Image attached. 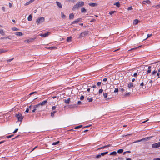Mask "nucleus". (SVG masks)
I'll use <instances>...</instances> for the list:
<instances>
[{
	"instance_id": "nucleus-1",
	"label": "nucleus",
	"mask_w": 160,
	"mask_h": 160,
	"mask_svg": "<svg viewBox=\"0 0 160 160\" xmlns=\"http://www.w3.org/2000/svg\"><path fill=\"white\" fill-rule=\"evenodd\" d=\"M84 5V2L82 1L78 2L75 5H74L72 8V10L73 11H75L78 10L79 8L83 6Z\"/></svg>"
},
{
	"instance_id": "nucleus-2",
	"label": "nucleus",
	"mask_w": 160,
	"mask_h": 160,
	"mask_svg": "<svg viewBox=\"0 0 160 160\" xmlns=\"http://www.w3.org/2000/svg\"><path fill=\"white\" fill-rule=\"evenodd\" d=\"M15 116L18 118V121L22 122L23 117L19 113L15 114Z\"/></svg>"
},
{
	"instance_id": "nucleus-3",
	"label": "nucleus",
	"mask_w": 160,
	"mask_h": 160,
	"mask_svg": "<svg viewBox=\"0 0 160 160\" xmlns=\"http://www.w3.org/2000/svg\"><path fill=\"white\" fill-rule=\"evenodd\" d=\"M44 21V18L43 17H41L38 19L36 22L37 24L38 25L43 22Z\"/></svg>"
},
{
	"instance_id": "nucleus-4",
	"label": "nucleus",
	"mask_w": 160,
	"mask_h": 160,
	"mask_svg": "<svg viewBox=\"0 0 160 160\" xmlns=\"http://www.w3.org/2000/svg\"><path fill=\"white\" fill-rule=\"evenodd\" d=\"M47 102V100H44L42 102L40 103H38V104L35 105V107H39V108L40 107V106H43L45 105Z\"/></svg>"
},
{
	"instance_id": "nucleus-5",
	"label": "nucleus",
	"mask_w": 160,
	"mask_h": 160,
	"mask_svg": "<svg viewBox=\"0 0 160 160\" xmlns=\"http://www.w3.org/2000/svg\"><path fill=\"white\" fill-rule=\"evenodd\" d=\"M152 147L153 148H157L160 147V142H158L152 145Z\"/></svg>"
},
{
	"instance_id": "nucleus-6",
	"label": "nucleus",
	"mask_w": 160,
	"mask_h": 160,
	"mask_svg": "<svg viewBox=\"0 0 160 160\" xmlns=\"http://www.w3.org/2000/svg\"><path fill=\"white\" fill-rule=\"evenodd\" d=\"M88 34V33L86 32H84L81 33L79 35L78 38H81L85 36L86 35Z\"/></svg>"
},
{
	"instance_id": "nucleus-7",
	"label": "nucleus",
	"mask_w": 160,
	"mask_h": 160,
	"mask_svg": "<svg viewBox=\"0 0 160 160\" xmlns=\"http://www.w3.org/2000/svg\"><path fill=\"white\" fill-rule=\"evenodd\" d=\"M50 33V32H48L47 33H46L44 34H40L39 35L41 37L45 38L48 36L49 35Z\"/></svg>"
},
{
	"instance_id": "nucleus-8",
	"label": "nucleus",
	"mask_w": 160,
	"mask_h": 160,
	"mask_svg": "<svg viewBox=\"0 0 160 160\" xmlns=\"http://www.w3.org/2000/svg\"><path fill=\"white\" fill-rule=\"evenodd\" d=\"M81 20V18H78L77 19L75 20L74 21H73L72 22V24H74L75 23H77Z\"/></svg>"
},
{
	"instance_id": "nucleus-9",
	"label": "nucleus",
	"mask_w": 160,
	"mask_h": 160,
	"mask_svg": "<svg viewBox=\"0 0 160 160\" xmlns=\"http://www.w3.org/2000/svg\"><path fill=\"white\" fill-rule=\"evenodd\" d=\"M34 39L33 38H31L29 39H28L27 40H25L24 41V42H27V43H29L32 42L33 40Z\"/></svg>"
},
{
	"instance_id": "nucleus-10",
	"label": "nucleus",
	"mask_w": 160,
	"mask_h": 160,
	"mask_svg": "<svg viewBox=\"0 0 160 160\" xmlns=\"http://www.w3.org/2000/svg\"><path fill=\"white\" fill-rule=\"evenodd\" d=\"M35 0H30L29 2H26L25 4V6L28 5L32 3V2H33Z\"/></svg>"
},
{
	"instance_id": "nucleus-11",
	"label": "nucleus",
	"mask_w": 160,
	"mask_h": 160,
	"mask_svg": "<svg viewBox=\"0 0 160 160\" xmlns=\"http://www.w3.org/2000/svg\"><path fill=\"white\" fill-rule=\"evenodd\" d=\"M88 5L91 7H94L97 6V4L96 3H90L88 4Z\"/></svg>"
},
{
	"instance_id": "nucleus-12",
	"label": "nucleus",
	"mask_w": 160,
	"mask_h": 160,
	"mask_svg": "<svg viewBox=\"0 0 160 160\" xmlns=\"http://www.w3.org/2000/svg\"><path fill=\"white\" fill-rule=\"evenodd\" d=\"M15 34L16 35L19 36H22L23 35V34L22 32H16L15 33Z\"/></svg>"
},
{
	"instance_id": "nucleus-13",
	"label": "nucleus",
	"mask_w": 160,
	"mask_h": 160,
	"mask_svg": "<svg viewBox=\"0 0 160 160\" xmlns=\"http://www.w3.org/2000/svg\"><path fill=\"white\" fill-rule=\"evenodd\" d=\"M8 51V50H4V49H0V54L2 53H5Z\"/></svg>"
},
{
	"instance_id": "nucleus-14",
	"label": "nucleus",
	"mask_w": 160,
	"mask_h": 160,
	"mask_svg": "<svg viewBox=\"0 0 160 160\" xmlns=\"http://www.w3.org/2000/svg\"><path fill=\"white\" fill-rule=\"evenodd\" d=\"M56 3H57V5L60 8H62V5L61 3L58 2L57 1L56 2Z\"/></svg>"
},
{
	"instance_id": "nucleus-15",
	"label": "nucleus",
	"mask_w": 160,
	"mask_h": 160,
	"mask_svg": "<svg viewBox=\"0 0 160 160\" xmlns=\"http://www.w3.org/2000/svg\"><path fill=\"white\" fill-rule=\"evenodd\" d=\"M86 12V10L84 7H82L81 9V12L82 13H85Z\"/></svg>"
},
{
	"instance_id": "nucleus-16",
	"label": "nucleus",
	"mask_w": 160,
	"mask_h": 160,
	"mask_svg": "<svg viewBox=\"0 0 160 160\" xmlns=\"http://www.w3.org/2000/svg\"><path fill=\"white\" fill-rule=\"evenodd\" d=\"M72 38L71 37H68L67 39V42H70L72 41Z\"/></svg>"
},
{
	"instance_id": "nucleus-17",
	"label": "nucleus",
	"mask_w": 160,
	"mask_h": 160,
	"mask_svg": "<svg viewBox=\"0 0 160 160\" xmlns=\"http://www.w3.org/2000/svg\"><path fill=\"white\" fill-rule=\"evenodd\" d=\"M32 16L31 14H30L28 17V21H31L32 20Z\"/></svg>"
},
{
	"instance_id": "nucleus-18",
	"label": "nucleus",
	"mask_w": 160,
	"mask_h": 160,
	"mask_svg": "<svg viewBox=\"0 0 160 160\" xmlns=\"http://www.w3.org/2000/svg\"><path fill=\"white\" fill-rule=\"evenodd\" d=\"M74 18V15L73 13H71L69 15V19H73Z\"/></svg>"
},
{
	"instance_id": "nucleus-19",
	"label": "nucleus",
	"mask_w": 160,
	"mask_h": 160,
	"mask_svg": "<svg viewBox=\"0 0 160 160\" xmlns=\"http://www.w3.org/2000/svg\"><path fill=\"white\" fill-rule=\"evenodd\" d=\"M0 34L2 35H5V33L3 29H0Z\"/></svg>"
},
{
	"instance_id": "nucleus-20",
	"label": "nucleus",
	"mask_w": 160,
	"mask_h": 160,
	"mask_svg": "<svg viewBox=\"0 0 160 160\" xmlns=\"http://www.w3.org/2000/svg\"><path fill=\"white\" fill-rule=\"evenodd\" d=\"M47 48L51 49V50H53V49H57V48L55 47H49V48Z\"/></svg>"
},
{
	"instance_id": "nucleus-21",
	"label": "nucleus",
	"mask_w": 160,
	"mask_h": 160,
	"mask_svg": "<svg viewBox=\"0 0 160 160\" xmlns=\"http://www.w3.org/2000/svg\"><path fill=\"white\" fill-rule=\"evenodd\" d=\"M35 105L34 106V109L32 110V112H35V111L36 110H37L38 108H39V107H35Z\"/></svg>"
},
{
	"instance_id": "nucleus-22",
	"label": "nucleus",
	"mask_w": 160,
	"mask_h": 160,
	"mask_svg": "<svg viewBox=\"0 0 160 160\" xmlns=\"http://www.w3.org/2000/svg\"><path fill=\"white\" fill-rule=\"evenodd\" d=\"M117 154V152L116 151H113L111 152L110 154V155H116Z\"/></svg>"
},
{
	"instance_id": "nucleus-23",
	"label": "nucleus",
	"mask_w": 160,
	"mask_h": 160,
	"mask_svg": "<svg viewBox=\"0 0 160 160\" xmlns=\"http://www.w3.org/2000/svg\"><path fill=\"white\" fill-rule=\"evenodd\" d=\"M151 66H148V69L147 71L148 73H149L151 72Z\"/></svg>"
},
{
	"instance_id": "nucleus-24",
	"label": "nucleus",
	"mask_w": 160,
	"mask_h": 160,
	"mask_svg": "<svg viewBox=\"0 0 160 160\" xmlns=\"http://www.w3.org/2000/svg\"><path fill=\"white\" fill-rule=\"evenodd\" d=\"M70 98H68L67 99H65V102L66 103V104H68L70 102Z\"/></svg>"
},
{
	"instance_id": "nucleus-25",
	"label": "nucleus",
	"mask_w": 160,
	"mask_h": 160,
	"mask_svg": "<svg viewBox=\"0 0 160 160\" xmlns=\"http://www.w3.org/2000/svg\"><path fill=\"white\" fill-rule=\"evenodd\" d=\"M123 152V149H120L118 150L117 152L118 153H121L122 152Z\"/></svg>"
},
{
	"instance_id": "nucleus-26",
	"label": "nucleus",
	"mask_w": 160,
	"mask_h": 160,
	"mask_svg": "<svg viewBox=\"0 0 160 160\" xmlns=\"http://www.w3.org/2000/svg\"><path fill=\"white\" fill-rule=\"evenodd\" d=\"M114 5H116V6L118 7H119L120 6V4L118 2L114 3Z\"/></svg>"
},
{
	"instance_id": "nucleus-27",
	"label": "nucleus",
	"mask_w": 160,
	"mask_h": 160,
	"mask_svg": "<svg viewBox=\"0 0 160 160\" xmlns=\"http://www.w3.org/2000/svg\"><path fill=\"white\" fill-rule=\"evenodd\" d=\"M138 21L137 19H135V20H134V22H133V23L135 25L137 24L138 23Z\"/></svg>"
},
{
	"instance_id": "nucleus-28",
	"label": "nucleus",
	"mask_w": 160,
	"mask_h": 160,
	"mask_svg": "<svg viewBox=\"0 0 160 160\" xmlns=\"http://www.w3.org/2000/svg\"><path fill=\"white\" fill-rule=\"evenodd\" d=\"M133 83H130L128 84V88H130L132 86H133Z\"/></svg>"
},
{
	"instance_id": "nucleus-29",
	"label": "nucleus",
	"mask_w": 160,
	"mask_h": 160,
	"mask_svg": "<svg viewBox=\"0 0 160 160\" xmlns=\"http://www.w3.org/2000/svg\"><path fill=\"white\" fill-rule=\"evenodd\" d=\"M56 113V111H53L51 113V116L52 117H53L54 116V114Z\"/></svg>"
},
{
	"instance_id": "nucleus-30",
	"label": "nucleus",
	"mask_w": 160,
	"mask_h": 160,
	"mask_svg": "<svg viewBox=\"0 0 160 160\" xmlns=\"http://www.w3.org/2000/svg\"><path fill=\"white\" fill-rule=\"evenodd\" d=\"M12 30L13 31H17L18 30V29L15 27L12 28Z\"/></svg>"
},
{
	"instance_id": "nucleus-31",
	"label": "nucleus",
	"mask_w": 160,
	"mask_h": 160,
	"mask_svg": "<svg viewBox=\"0 0 160 160\" xmlns=\"http://www.w3.org/2000/svg\"><path fill=\"white\" fill-rule=\"evenodd\" d=\"M82 127V125H79V126L76 127L74 128L75 129H78V128H81Z\"/></svg>"
},
{
	"instance_id": "nucleus-32",
	"label": "nucleus",
	"mask_w": 160,
	"mask_h": 160,
	"mask_svg": "<svg viewBox=\"0 0 160 160\" xmlns=\"http://www.w3.org/2000/svg\"><path fill=\"white\" fill-rule=\"evenodd\" d=\"M61 15H62V18H65L66 16L64 15L63 12H61Z\"/></svg>"
},
{
	"instance_id": "nucleus-33",
	"label": "nucleus",
	"mask_w": 160,
	"mask_h": 160,
	"mask_svg": "<svg viewBox=\"0 0 160 160\" xmlns=\"http://www.w3.org/2000/svg\"><path fill=\"white\" fill-rule=\"evenodd\" d=\"M108 153V152H102L101 153V156H103L105 154H107Z\"/></svg>"
},
{
	"instance_id": "nucleus-34",
	"label": "nucleus",
	"mask_w": 160,
	"mask_h": 160,
	"mask_svg": "<svg viewBox=\"0 0 160 160\" xmlns=\"http://www.w3.org/2000/svg\"><path fill=\"white\" fill-rule=\"evenodd\" d=\"M59 142V141H57L56 142H53L52 144V145H55L58 144Z\"/></svg>"
},
{
	"instance_id": "nucleus-35",
	"label": "nucleus",
	"mask_w": 160,
	"mask_h": 160,
	"mask_svg": "<svg viewBox=\"0 0 160 160\" xmlns=\"http://www.w3.org/2000/svg\"><path fill=\"white\" fill-rule=\"evenodd\" d=\"M141 46H138V47H136V48H132V49H131L129 50H128V51H131V50H135V49H137L138 48L141 47Z\"/></svg>"
},
{
	"instance_id": "nucleus-36",
	"label": "nucleus",
	"mask_w": 160,
	"mask_h": 160,
	"mask_svg": "<svg viewBox=\"0 0 160 160\" xmlns=\"http://www.w3.org/2000/svg\"><path fill=\"white\" fill-rule=\"evenodd\" d=\"M87 100L89 102H91L92 101L93 99L92 98H87Z\"/></svg>"
},
{
	"instance_id": "nucleus-37",
	"label": "nucleus",
	"mask_w": 160,
	"mask_h": 160,
	"mask_svg": "<svg viewBox=\"0 0 160 160\" xmlns=\"http://www.w3.org/2000/svg\"><path fill=\"white\" fill-rule=\"evenodd\" d=\"M108 96V93H103V96L105 98H106Z\"/></svg>"
},
{
	"instance_id": "nucleus-38",
	"label": "nucleus",
	"mask_w": 160,
	"mask_h": 160,
	"mask_svg": "<svg viewBox=\"0 0 160 160\" xmlns=\"http://www.w3.org/2000/svg\"><path fill=\"white\" fill-rule=\"evenodd\" d=\"M115 12H116L115 11H111L109 12V13L110 15H112V14H114Z\"/></svg>"
},
{
	"instance_id": "nucleus-39",
	"label": "nucleus",
	"mask_w": 160,
	"mask_h": 160,
	"mask_svg": "<svg viewBox=\"0 0 160 160\" xmlns=\"http://www.w3.org/2000/svg\"><path fill=\"white\" fill-rule=\"evenodd\" d=\"M13 59V58L7 60V62H11L12 61Z\"/></svg>"
},
{
	"instance_id": "nucleus-40",
	"label": "nucleus",
	"mask_w": 160,
	"mask_h": 160,
	"mask_svg": "<svg viewBox=\"0 0 160 160\" xmlns=\"http://www.w3.org/2000/svg\"><path fill=\"white\" fill-rule=\"evenodd\" d=\"M145 138H144V139H141V140H137V141L134 142H140L141 141H142L143 140H145Z\"/></svg>"
},
{
	"instance_id": "nucleus-41",
	"label": "nucleus",
	"mask_w": 160,
	"mask_h": 160,
	"mask_svg": "<svg viewBox=\"0 0 160 160\" xmlns=\"http://www.w3.org/2000/svg\"><path fill=\"white\" fill-rule=\"evenodd\" d=\"M103 90L102 89H100L99 91V93H102L103 92Z\"/></svg>"
},
{
	"instance_id": "nucleus-42",
	"label": "nucleus",
	"mask_w": 160,
	"mask_h": 160,
	"mask_svg": "<svg viewBox=\"0 0 160 160\" xmlns=\"http://www.w3.org/2000/svg\"><path fill=\"white\" fill-rule=\"evenodd\" d=\"M118 92V88H116L114 91V92Z\"/></svg>"
},
{
	"instance_id": "nucleus-43",
	"label": "nucleus",
	"mask_w": 160,
	"mask_h": 160,
	"mask_svg": "<svg viewBox=\"0 0 160 160\" xmlns=\"http://www.w3.org/2000/svg\"><path fill=\"white\" fill-rule=\"evenodd\" d=\"M156 73H157V71H155V70H154V71H153L152 72V75H155V74H156Z\"/></svg>"
},
{
	"instance_id": "nucleus-44",
	"label": "nucleus",
	"mask_w": 160,
	"mask_h": 160,
	"mask_svg": "<svg viewBox=\"0 0 160 160\" xmlns=\"http://www.w3.org/2000/svg\"><path fill=\"white\" fill-rule=\"evenodd\" d=\"M132 9V7H128V10H131Z\"/></svg>"
},
{
	"instance_id": "nucleus-45",
	"label": "nucleus",
	"mask_w": 160,
	"mask_h": 160,
	"mask_svg": "<svg viewBox=\"0 0 160 160\" xmlns=\"http://www.w3.org/2000/svg\"><path fill=\"white\" fill-rule=\"evenodd\" d=\"M111 146V145L110 144H108V145H105V146H104L103 147V148H107V147H109L110 146Z\"/></svg>"
},
{
	"instance_id": "nucleus-46",
	"label": "nucleus",
	"mask_w": 160,
	"mask_h": 160,
	"mask_svg": "<svg viewBox=\"0 0 160 160\" xmlns=\"http://www.w3.org/2000/svg\"><path fill=\"white\" fill-rule=\"evenodd\" d=\"M84 97L82 95L81 96L80 98V99L81 100H82L84 99Z\"/></svg>"
},
{
	"instance_id": "nucleus-47",
	"label": "nucleus",
	"mask_w": 160,
	"mask_h": 160,
	"mask_svg": "<svg viewBox=\"0 0 160 160\" xmlns=\"http://www.w3.org/2000/svg\"><path fill=\"white\" fill-rule=\"evenodd\" d=\"M4 39H7L6 37H3L0 38V39L2 40Z\"/></svg>"
},
{
	"instance_id": "nucleus-48",
	"label": "nucleus",
	"mask_w": 160,
	"mask_h": 160,
	"mask_svg": "<svg viewBox=\"0 0 160 160\" xmlns=\"http://www.w3.org/2000/svg\"><path fill=\"white\" fill-rule=\"evenodd\" d=\"M153 7H155V8H157V7L160 8V4L159 5H157L156 6H153Z\"/></svg>"
},
{
	"instance_id": "nucleus-49",
	"label": "nucleus",
	"mask_w": 160,
	"mask_h": 160,
	"mask_svg": "<svg viewBox=\"0 0 160 160\" xmlns=\"http://www.w3.org/2000/svg\"><path fill=\"white\" fill-rule=\"evenodd\" d=\"M101 156V154H98V155H97L96 156V158H99Z\"/></svg>"
},
{
	"instance_id": "nucleus-50",
	"label": "nucleus",
	"mask_w": 160,
	"mask_h": 160,
	"mask_svg": "<svg viewBox=\"0 0 160 160\" xmlns=\"http://www.w3.org/2000/svg\"><path fill=\"white\" fill-rule=\"evenodd\" d=\"M130 92L126 93L125 95L126 96L129 95L130 94Z\"/></svg>"
},
{
	"instance_id": "nucleus-51",
	"label": "nucleus",
	"mask_w": 160,
	"mask_h": 160,
	"mask_svg": "<svg viewBox=\"0 0 160 160\" xmlns=\"http://www.w3.org/2000/svg\"><path fill=\"white\" fill-rule=\"evenodd\" d=\"M36 92H31L30 94H29V95H32L34 93H36Z\"/></svg>"
},
{
	"instance_id": "nucleus-52",
	"label": "nucleus",
	"mask_w": 160,
	"mask_h": 160,
	"mask_svg": "<svg viewBox=\"0 0 160 160\" xmlns=\"http://www.w3.org/2000/svg\"><path fill=\"white\" fill-rule=\"evenodd\" d=\"M18 129H16L14 130V131L13 132V133H15L16 132L18 131Z\"/></svg>"
},
{
	"instance_id": "nucleus-53",
	"label": "nucleus",
	"mask_w": 160,
	"mask_h": 160,
	"mask_svg": "<svg viewBox=\"0 0 160 160\" xmlns=\"http://www.w3.org/2000/svg\"><path fill=\"white\" fill-rule=\"evenodd\" d=\"M152 36V34H148V38L151 36Z\"/></svg>"
},
{
	"instance_id": "nucleus-54",
	"label": "nucleus",
	"mask_w": 160,
	"mask_h": 160,
	"mask_svg": "<svg viewBox=\"0 0 160 160\" xmlns=\"http://www.w3.org/2000/svg\"><path fill=\"white\" fill-rule=\"evenodd\" d=\"M2 10L3 11V12L5 11V8L4 7H3L2 8Z\"/></svg>"
},
{
	"instance_id": "nucleus-55",
	"label": "nucleus",
	"mask_w": 160,
	"mask_h": 160,
	"mask_svg": "<svg viewBox=\"0 0 160 160\" xmlns=\"http://www.w3.org/2000/svg\"><path fill=\"white\" fill-rule=\"evenodd\" d=\"M56 106H53L52 107V110H55L56 109Z\"/></svg>"
},
{
	"instance_id": "nucleus-56",
	"label": "nucleus",
	"mask_w": 160,
	"mask_h": 160,
	"mask_svg": "<svg viewBox=\"0 0 160 160\" xmlns=\"http://www.w3.org/2000/svg\"><path fill=\"white\" fill-rule=\"evenodd\" d=\"M101 82H98V83H97L98 86H100L101 85Z\"/></svg>"
},
{
	"instance_id": "nucleus-57",
	"label": "nucleus",
	"mask_w": 160,
	"mask_h": 160,
	"mask_svg": "<svg viewBox=\"0 0 160 160\" xmlns=\"http://www.w3.org/2000/svg\"><path fill=\"white\" fill-rule=\"evenodd\" d=\"M148 4L150 3V2L149 0H147L146 1H145Z\"/></svg>"
},
{
	"instance_id": "nucleus-58",
	"label": "nucleus",
	"mask_w": 160,
	"mask_h": 160,
	"mask_svg": "<svg viewBox=\"0 0 160 160\" xmlns=\"http://www.w3.org/2000/svg\"><path fill=\"white\" fill-rule=\"evenodd\" d=\"M143 85H144V83H143V82H142L141 83V84H140V86L141 87H142Z\"/></svg>"
},
{
	"instance_id": "nucleus-59",
	"label": "nucleus",
	"mask_w": 160,
	"mask_h": 160,
	"mask_svg": "<svg viewBox=\"0 0 160 160\" xmlns=\"http://www.w3.org/2000/svg\"><path fill=\"white\" fill-rule=\"evenodd\" d=\"M137 73H135L133 74V76L135 77H137Z\"/></svg>"
},
{
	"instance_id": "nucleus-60",
	"label": "nucleus",
	"mask_w": 160,
	"mask_h": 160,
	"mask_svg": "<svg viewBox=\"0 0 160 160\" xmlns=\"http://www.w3.org/2000/svg\"><path fill=\"white\" fill-rule=\"evenodd\" d=\"M107 78H104L103 79V81L104 82H106L107 81Z\"/></svg>"
},
{
	"instance_id": "nucleus-61",
	"label": "nucleus",
	"mask_w": 160,
	"mask_h": 160,
	"mask_svg": "<svg viewBox=\"0 0 160 160\" xmlns=\"http://www.w3.org/2000/svg\"><path fill=\"white\" fill-rule=\"evenodd\" d=\"M29 108H27L25 112H29Z\"/></svg>"
},
{
	"instance_id": "nucleus-62",
	"label": "nucleus",
	"mask_w": 160,
	"mask_h": 160,
	"mask_svg": "<svg viewBox=\"0 0 160 160\" xmlns=\"http://www.w3.org/2000/svg\"><path fill=\"white\" fill-rule=\"evenodd\" d=\"M95 21V19H92L91 21L90 22H94V21Z\"/></svg>"
},
{
	"instance_id": "nucleus-63",
	"label": "nucleus",
	"mask_w": 160,
	"mask_h": 160,
	"mask_svg": "<svg viewBox=\"0 0 160 160\" xmlns=\"http://www.w3.org/2000/svg\"><path fill=\"white\" fill-rule=\"evenodd\" d=\"M11 138V136L10 135L8 136H6V138Z\"/></svg>"
},
{
	"instance_id": "nucleus-64",
	"label": "nucleus",
	"mask_w": 160,
	"mask_h": 160,
	"mask_svg": "<svg viewBox=\"0 0 160 160\" xmlns=\"http://www.w3.org/2000/svg\"><path fill=\"white\" fill-rule=\"evenodd\" d=\"M159 72H158L157 74V76H158V78H159Z\"/></svg>"
}]
</instances>
